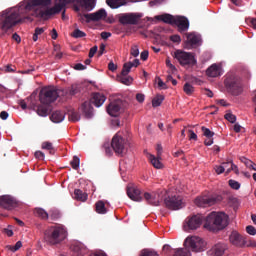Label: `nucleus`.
<instances>
[{"label":"nucleus","instance_id":"dca6fc26","mask_svg":"<svg viewBox=\"0 0 256 256\" xmlns=\"http://www.w3.org/2000/svg\"><path fill=\"white\" fill-rule=\"evenodd\" d=\"M163 194H165V192L161 191L159 192H152V193H148L145 192L144 193V199L147 201V203L149 205H153L154 207L159 206V203H161V201H163Z\"/></svg>","mask_w":256,"mask_h":256},{"label":"nucleus","instance_id":"4468645a","mask_svg":"<svg viewBox=\"0 0 256 256\" xmlns=\"http://www.w3.org/2000/svg\"><path fill=\"white\" fill-rule=\"evenodd\" d=\"M125 143H126L125 138H123L119 134H116L112 138L111 147L113 151L117 153V155H123V153H125Z\"/></svg>","mask_w":256,"mask_h":256},{"label":"nucleus","instance_id":"39448f33","mask_svg":"<svg viewBox=\"0 0 256 256\" xmlns=\"http://www.w3.org/2000/svg\"><path fill=\"white\" fill-rule=\"evenodd\" d=\"M224 86L227 92L231 93V95L238 96L240 93H243V84L241 83V78L234 73H229L226 75Z\"/></svg>","mask_w":256,"mask_h":256},{"label":"nucleus","instance_id":"e433bc0d","mask_svg":"<svg viewBox=\"0 0 256 256\" xmlns=\"http://www.w3.org/2000/svg\"><path fill=\"white\" fill-rule=\"evenodd\" d=\"M201 131L204 135V137H206V139H211L215 136V132L211 131L209 128L202 126L201 127Z\"/></svg>","mask_w":256,"mask_h":256},{"label":"nucleus","instance_id":"c03bdc74","mask_svg":"<svg viewBox=\"0 0 256 256\" xmlns=\"http://www.w3.org/2000/svg\"><path fill=\"white\" fill-rule=\"evenodd\" d=\"M72 37H74V39H81L87 37V34L79 29H75L72 33Z\"/></svg>","mask_w":256,"mask_h":256},{"label":"nucleus","instance_id":"ddd939ff","mask_svg":"<svg viewBox=\"0 0 256 256\" xmlns=\"http://www.w3.org/2000/svg\"><path fill=\"white\" fill-rule=\"evenodd\" d=\"M143 17L141 14L137 13H125L119 15V23L121 25H137L139 20Z\"/></svg>","mask_w":256,"mask_h":256},{"label":"nucleus","instance_id":"a878e982","mask_svg":"<svg viewBox=\"0 0 256 256\" xmlns=\"http://www.w3.org/2000/svg\"><path fill=\"white\" fill-rule=\"evenodd\" d=\"M50 120L53 123H61L62 121L65 120V112H62L59 110L53 112L52 115L50 116Z\"/></svg>","mask_w":256,"mask_h":256},{"label":"nucleus","instance_id":"1a4fd4ad","mask_svg":"<svg viewBox=\"0 0 256 256\" xmlns=\"http://www.w3.org/2000/svg\"><path fill=\"white\" fill-rule=\"evenodd\" d=\"M186 247H189L194 253L205 251V241L198 236H191L185 240Z\"/></svg>","mask_w":256,"mask_h":256},{"label":"nucleus","instance_id":"473e14b6","mask_svg":"<svg viewBox=\"0 0 256 256\" xmlns=\"http://www.w3.org/2000/svg\"><path fill=\"white\" fill-rule=\"evenodd\" d=\"M95 208L96 213H99L100 215H105V213H107V208L105 207V202H103V200L96 202Z\"/></svg>","mask_w":256,"mask_h":256},{"label":"nucleus","instance_id":"bf43d9fd","mask_svg":"<svg viewBox=\"0 0 256 256\" xmlns=\"http://www.w3.org/2000/svg\"><path fill=\"white\" fill-rule=\"evenodd\" d=\"M140 59L142 61H147V59H149V51L144 50L143 52H141Z\"/></svg>","mask_w":256,"mask_h":256},{"label":"nucleus","instance_id":"c756f323","mask_svg":"<svg viewBox=\"0 0 256 256\" xmlns=\"http://www.w3.org/2000/svg\"><path fill=\"white\" fill-rule=\"evenodd\" d=\"M106 3L111 9H119V7L125 5V0H106Z\"/></svg>","mask_w":256,"mask_h":256},{"label":"nucleus","instance_id":"2eb2a0df","mask_svg":"<svg viewBox=\"0 0 256 256\" xmlns=\"http://www.w3.org/2000/svg\"><path fill=\"white\" fill-rule=\"evenodd\" d=\"M19 205L17 199L11 195H3L0 197V207L2 209H6L7 211H11L15 209Z\"/></svg>","mask_w":256,"mask_h":256},{"label":"nucleus","instance_id":"ea45409f","mask_svg":"<svg viewBox=\"0 0 256 256\" xmlns=\"http://www.w3.org/2000/svg\"><path fill=\"white\" fill-rule=\"evenodd\" d=\"M42 149H46V151H49L51 155H55V148L51 142H43Z\"/></svg>","mask_w":256,"mask_h":256},{"label":"nucleus","instance_id":"a19ab883","mask_svg":"<svg viewBox=\"0 0 256 256\" xmlns=\"http://www.w3.org/2000/svg\"><path fill=\"white\" fill-rule=\"evenodd\" d=\"M183 91L186 95H191L192 93H195V87H193L189 82H186L184 84Z\"/></svg>","mask_w":256,"mask_h":256},{"label":"nucleus","instance_id":"0e129e2a","mask_svg":"<svg viewBox=\"0 0 256 256\" xmlns=\"http://www.w3.org/2000/svg\"><path fill=\"white\" fill-rule=\"evenodd\" d=\"M109 71H117V64L113 63V61L109 62L108 64Z\"/></svg>","mask_w":256,"mask_h":256},{"label":"nucleus","instance_id":"b1692460","mask_svg":"<svg viewBox=\"0 0 256 256\" xmlns=\"http://www.w3.org/2000/svg\"><path fill=\"white\" fill-rule=\"evenodd\" d=\"M82 9H86V11H93L95 9V1L93 0H75Z\"/></svg>","mask_w":256,"mask_h":256},{"label":"nucleus","instance_id":"aec40b11","mask_svg":"<svg viewBox=\"0 0 256 256\" xmlns=\"http://www.w3.org/2000/svg\"><path fill=\"white\" fill-rule=\"evenodd\" d=\"M174 25L178 27L179 33H185L189 30V20L185 16H176Z\"/></svg>","mask_w":256,"mask_h":256},{"label":"nucleus","instance_id":"393cba45","mask_svg":"<svg viewBox=\"0 0 256 256\" xmlns=\"http://www.w3.org/2000/svg\"><path fill=\"white\" fill-rule=\"evenodd\" d=\"M176 18L177 16H173L171 14H162L156 16V19H158V21H163V23H167L168 25H175Z\"/></svg>","mask_w":256,"mask_h":256},{"label":"nucleus","instance_id":"412c9836","mask_svg":"<svg viewBox=\"0 0 256 256\" xmlns=\"http://www.w3.org/2000/svg\"><path fill=\"white\" fill-rule=\"evenodd\" d=\"M71 256H83L87 253V247L83 245L81 242H75L70 247Z\"/></svg>","mask_w":256,"mask_h":256},{"label":"nucleus","instance_id":"79ce46f5","mask_svg":"<svg viewBox=\"0 0 256 256\" xmlns=\"http://www.w3.org/2000/svg\"><path fill=\"white\" fill-rule=\"evenodd\" d=\"M50 219H52V221H57V219H61V212L56 209L50 210Z\"/></svg>","mask_w":256,"mask_h":256},{"label":"nucleus","instance_id":"f8f14e48","mask_svg":"<svg viewBox=\"0 0 256 256\" xmlns=\"http://www.w3.org/2000/svg\"><path fill=\"white\" fill-rule=\"evenodd\" d=\"M184 37L186 38L184 40L186 49H192V47H199L201 43H203L200 34H197L195 32L185 33Z\"/></svg>","mask_w":256,"mask_h":256},{"label":"nucleus","instance_id":"7ed1b4c3","mask_svg":"<svg viewBox=\"0 0 256 256\" xmlns=\"http://www.w3.org/2000/svg\"><path fill=\"white\" fill-rule=\"evenodd\" d=\"M67 239V229L63 226H50L44 231V241L47 245H59Z\"/></svg>","mask_w":256,"mask_h":256},{"label":"nucleus","instance_id":"5fc2aeb1","mask_svg":"<svg viewBox=\"0 0 256 256\" xmlns=\"http://www.w3.org/2000/svg\"><path fill=\"white\" fill-rule=\"evenodd\" d=\"M246 233H248V235H256L255 226H251V225L247 226Z\"/></svg>","mask_w":256,"mask_h":256},{"label":"nucleus","instance_id":"cd10ccee","mask_svg":"<svg viewBox=\"0 0 256 256\" xmlns=\"http://www.w3.org/2000/svg\"><path fill=\"white\" fill-rule=\"evenodd\" d=\"M226 249H227V245L223 243H218L213 247L212 251L214 253V256H223Z\"/></svg>","mask_w":256,"mask_h":256},{"label":"nucleus","instance_id":"8fccbe9b","mask_svg":"<svg viewBox=\"0 0 256 256\" xmlns=\"http://www.w3.org/2000/svg\"><path fill=\"white\" fill-rule=\"evenodd\" d=\"M224 117L226 121H229V123H235V121H237V116H235L233 113H227Z\"/></svg>","mask_w":256,"mask_h":256},{"label":"nucleus","instance_id":"864d4df0","mask_svg":"<svg viewBox=\"0 0 256 256\" xmlns=\"http://www.w3.org/2000/svg\"><path fill=\"white\" fill-rule=\"evenodd\" d=\"M215 173H217V175H221L223 173H225V166L222 165H216L214 167Z\"/></svg>","mask_w":256,"mask_h":256},{"label":"nucleus","instance_id":"e2e57ef3","mask_svg":"<svg viewBox=\"0 0 256 256\" xmlns=\"http://www.w3.org/2000/svg\"><path fill=\"white\" fill-rule=\"evenodd\" d=\"M97 50H98V47L97 46H94L90 49L89 51V57L90 59H92V57H95V53H97Z\"/></svg>","mask_w":256,"mask_h":256},{"label":"nucleus","instance_id":"72a5a7b5","mask_svg":"<svg viewBox=\"0 0 256 256\" xmlns=\"http://www.w3.org/2000/svg\"><path fill=\"white\" fill-rule=\"evenodd\" d=\"M34 213H35L36 217H39L40 219H44L45 221H47V219H49V213H47V211H45V209H43V208H36L34 210Z\"/></svg>","mask_w":256,"mask_h":256},{"label":"nucleus","instance_id":"20e7f679","mask_svg":"<svg viewBox=\"0 0 256 256\" xmlns=\"http://www.w3.org/2000/svg\"><path fill=\"white\" fill-rule=\"evenodd\" d=\"M106 100L107 98L105 95L99 92L94 93L90 99V102L86 101L81 106V111L83 112L84 117H86V119H91V117H93V106H91V103L92 105H95V107H101Z\"/></svg>","mask_w":256,"mask_h":256},{"label":"nucleus","instance_id":"7c9ffc66","mask_svg":"<svg viewBox=\"0 0 256 256\" xmlns=\"http://www.w3.org/2000/svg\"><path fill=\"white\" fill-rule=\"evenodd\" d=\"M119 83L123 85H131L133 83V77L127 75L120 74L117 76Z\"/></svg>","mask_w":256,"mask_h":256},{"label":"nucleus","instance_id":"4be33fe9","mask_svg":"<svg viewBox=\"0 0 256 256\" xmlns=\"http://www.w3.org/2000/svg\"><path fill=\"white\" fill-rule=\"evenodd\" d=\"M127 195L132 201H143V197L141 196V190H139V188L135 186H130L127 188Z\"/></svg>","mask_w":256,"mask_h":256},{"label":"nucleus","instance_id":"680f3d73","mask_svg":"<svg viewBox=\"0 0 256 256\" xmlns=\"http://www.w3.org/2000/svg\"><path fill=\"white\" fill-rule=\"evenodd\" d=\"M74 69L76 71H85V69H87V66L81 64V63H78L74 66Z\"/></svg>","mask_w":256,"mask_h":256},{"label":"nucleus","instance_id":"603ef678","mask_svg":"<svg viewBox=\"0 0 256 256\" xmlns=\"http://www.w3.org/2000/svg\"><path fill=\"white\" fill-rule=\"evenodd\" d=\"M231 171H234L235 173H239V168L237 167V165H235V164L233 163V161H232L231 164H230V168H227V170H226V175H229V173H230Z\"/></svg>","mask_w":256,"mask_h":256},{"label":"nucleus","instance_id":"4c0bfd02","mask_svg":"<svg viewBox=\"0 0 256 256\" xmlns=\"http://www.w3.org/2000/svg\"><path fill=\"white\" fill-rule=\"evenodd\" d=\"M134 65H135V64H132L131 62L124 63L120 75H129V73H131V68H132Z\"/></svg>","mask_w":256,"mask_h":256},{"label":"nucleus","instance_id":"a18cd8bd","mask_svg":"<svg viewBox=\"0 0 256 256\" xmlns=\"http://www.w3.org/2000/svg\"><path fill=\"white\" fill-rule=\"evenodd\" d=\"M80 163H81V160L79 159V157L74 156L72 161L70 162V165L72 169H75V171H77V169H79Z\"/></svg>","mask_w":256,"mask_h":256},{"label":"nucleus","instance_id":"a211bd4d","mask_svg":"<svg viewBox=\"0 0 256 256\" xmlns=\"http://www.w3.org/2000/svg\"><path fill=\"white\" fill-rule=\"evenodd\" d=\"M83 17L86 19V23H91V21H101V19L107 17V11L102 8L94 13L84 14Z\"/></svg>","mask_w":256,"mask_h":256},{"label":"nucleus","instance_id":"58836bf2","mask_svg":"<svg viewBox=\"0 0 256 256\" xmlns=\"http://www.w3.org/2000/svg\"><path fill=\"white\" fill-rule=\"evenodd\" d=\"M165 100V97L163 95H157L152 100V107H160L161 103Z\"/></svg>","mask_w":256,"mask_h":256},{"label":"nucleus","instance_id":"9d476101","mask_svg":"<svg viewBox=\"0 0 256 256\" xmlns=\"http://www.w3.org/2000/svg\"><path fill=\"white\" fill-rule=\"evenodd\" d=\"M175 59L180 63V65H197V60H195V56L189 52H185L182 50H177L174 53Z\"/></svg>","mask_w":256,"mask_h":256},{"label":"nucleus","instance_id":"f257e3e1","mask_svg":"<svg viewBox=\"0 0 256 256\" xmlns=\"http://www.w3.org/2000/svg\"><path fill=\"white\" fill-rule=\"evenodd\" d=\"M48 5H51V0H24L19 3L18 7L3 11L0 15L2 31H9L26 21H33V17L47 21L49 17L63 11L67 0H59L52 8L47 7Z\"/></svg>","mask_w":256,"mask_h":256},{"label":"nucleus","instance_id":"5701e85b","mask_svg":"<svg viewBox=\"0 0 256 256\" xmlns=\"http://www.w3.org/2000/svg\"><path fill=\"white\" fill-rule=\"evenodd\" d=\"M206 75L208 77H221L223 75V68L221 64H212L207 70Z\"/></svg>","mask_w":256,"mask_h":256},{"label":"nucleus","instance_id":"49530a36","mask_svg":"<svg viewBox=\"0 0 256 256\" xmlns=\"http://www.w3.org/2000/svg\"><path fill=\"white\" fill-rule=\"evenodd\" d=\"M43 33H45V28H35V32L33 34V41H37L39 39V35H43Z\"/></svg>","mask_w":256,"mask_h":256},{"label":"nucleus","instance_id":"09e8293b","mask_svg":"<svg viewBox=\"0 0 256 256\" xmlns=\"http://www.w3.org/2000/svg\"><path fill=\"white\" fill-rule=\"evenodd\" d=\"M140 256H159V254L153 250L143 249L140 253Z\"/></svg>","mask_w":256,"mask_h":256},{"label":"nucleus","instance_id":"2f4dec72","mask_svg":"<svg viewBox=\"0 0 256 256\" xmlns=\"http://www.w3.org/2000/svg\"><path fill=\"white\" fill-rule=\"evenodd\" d=\"M74 199L77 201H87V193L83 192L81 189L74 190Z\"/></svg>","mask_w":256,"mask_h":256},{"label":"nucleus","instance_id":"338daca9","mask_svg":"<svg viewBox=\"0 0 256 256\" xmlns=\"http://www.w3.org/2000/svg\"><path fill=\"white\" fill-rule=\"evenodd\" d=\"M136 100L138 103H143V101H145V95L141 93L136 94Z\"/></svg>","mask_w":256,"mask_h":256},{"label":"nucleus","instance_id":"de8ad7c7","mask_svg":"<svg viewBox=\"0 0 256 256\" xmlns=\"http://www.w3.org/2000/svg\"><path fill=\"white\" fill-rule=\"evenodd\" d=\"M20 247H23V243H21V241H18V242H16V244L14 246L8 245L7 249H9V251H12L13 253H15V251H19Z\"/></svg>","mask_w":256,"mask_h":256},{"label":"nucleus","instance_id":"9b49d317","mask_svg":"<svg viewBox=\"0 0 256 256\" xmlns=\"http://www.w3.org/2000/svg\"><path fill=\"white\" fill-rule=\"evenodd\" d=\"M164 203L167 209H170L171 211L183 209V197L181 196H168L164 199Z\"/></svg>","mask_w":256,"mask_h":256},{"label":"nucleus","instance_id":"bb28decb","mask_svg":"<svg viewBox=\"0 0 256 256\" xmlns=\"http://www.w3.org/2000/svg\"><path fill=\"white\" fill-rule=\"evenodd\" d=\"M49 111H51V106L49 104H43L39 105L37 108V114L40 117H47L49 115Z\"/></svg>","mask_w":256,"mask_h":256},{"label":"nucleus","instance_id":"0eeeda50","mask_svg":"<svg viewBox=\"0 0 256 256\" xmlns=\"http://www.w3.org/2000/svg\"><path fill=\"white\" fill-rule=\"evenodd\" d=\"M58 97L59 90L55 87H44L41 89L39 94L40 103L43 105H51V103H55Z\"/></svg>","mask_w":256,"mask_h":256},{"label":"nucleus","instance_id":"f3484780","mask_svg":"<svg viewBox=\"0 0 256 256\" xmlns=\"http://www.w3.org/2000/svg\"><path fill=\"white\" fill-rule=\"evenodd\" d=\"M194 203L197 207H211L217 203V198L213 196H200L195 199Z\"/></svg>","mask_w":256,"mask_h":256},{"label":"nucleus","instance_id":"13d9d810","mask_svg":"<svg viewBox=\"0 0 256 256\" xmlns=\"http://www.w3.org/2000/svg\"><path fill=\"white\" fill-rule=\"evenodd\" d=\"M104 149H105V154L108 157H111V155H113V150L111 149V147H109V144H105Z\"/></svg>","mask_w":256,"mask_h":256},{"label":"nucleus","instance_id":"6e6d98bb","mask_svg":"<svg viewBox=\"0 0 256 256\" xmlns=\"http://www.w3.org/2000/svg\"><path fill=\"white\" fill-rule=\"evenodd\" d=\"M79 91V85L73 84L70 89V95H77Z\"/></svg>","mask_w":256,"mask_h":256},{"label":"nucleus","instance_id":"c9c22d12","mask_svg":"<svg viewBox=\"0 0 256 256\" xmlns=\"http://www.w3.org/2000/svg\"><path fill=\"white\" fill-rule=\"evenodd\" d=\"M69 121H72V123H77V121H81V115L79 112L72 110L69 113Z\"/></svg>","mask_w":256,"mask_h":256},{"label":"nucleus","instance_id":"6ab92c4d","mask_svg":"<svg viewBox=\"0 0 256 256\" xmlns=\"http://www.w3.org/2000/svg\"><path fill=\"white\" fill-rule=\"evenodd\" d=\"M121 107H123V102L121 100L111 102L107 107V113L110 114L111 117H119Z\"/></svg>","mask_w":256,"mask_h":256},{"label":"nucleus","instance_id":"423d86ee","mask_svg":"<svg viewBox=\"0 0 256 256\" xmlns=\"http://www.w3.org/2000/svg\"><path fill=\"white\" fill-rule=\"evenodd\" d=\"M229 241L231 245H234V247H238L240 249H243L245 247H256V242L251 239H247L246 236L241 235L237 231H232L229 236Z\"/></svg>","mask_w":256,"mask_h":256},{"label":"nucleus","instance_id":"c85d7f7f","mask_svg":"<svg viewBox=\"0 0 256 256\" xmlns=\"http://www.w3.org/2000/svg\"><path fill=\"white\" fill-rule=\"evenodd\" d=\"M149 161L153 165V167H155V169H163V163H161V157L159 156L155 157V155L149 154Z\"/></svg>","mask_w":256,"mask_h":256},{"label":"nucleus","instance_id":"f704fd0d","mask_svg":"<svg viewBox=\"0 0 256 256\" xmlns=\"http://www.w3.org/2000/svg\"><path fill=\"white\" fill-rule=\"evenodd\" d=\"M173 256H191V252L187 248H177L173 250Z\"/></svg>","mask_w":256,"mask_h":256},{"label":"nucleus","instance_id":"052dcab7","mask_svg":"<svg viewBox=\"0 0 256 256\" xmlns=\"http://www.w3.org/2000/svg\"><path fill=\"white\" fill-rule=\"evenodd\" d=\"M190 141H197V134L193 130H188Z\"/></svg>","mask_w":256,"mask_h":256},{"label":"nucleus","instance_id":"69168bd1","mask_svg":"<svg viewBox=\"0 0 256 256\" xmlns=\"http://www.w3.org/2000/svg\"><path fill=\"white\" fill-rule=\"evenodd\" d=\"M34 155H35L36 159H40V160L45 159V154L41 151H36Z\"/></svg>","mask_w":256,"mask_h":256},{"label":"nucleus","instance_id":"6e6552de","mask_svg":"<svg viewBox=\"0 0 256 256\" xmlns=\"http://www.w3.org/2000/svg\"><path fill=\"white\" fill-rule=\"evenodd\" d=\"M203 221H205V217L201 214L187 217L183 224V229L184 231H195V229L201 227Z\"/></svg>","mask_w":256,"mask_h":256},{"label":"nucleus","instance_id":"3c124183","mask_svg":"<svg viewBox=\"0 0 256 256\" xmlns=\"http://www.w3.org/2000/svg\"><path fill=\"white\" fill-rule=\"evenodd\" d=\"M130 55H132V57H139V46L138 45H133L131 47Z\"/></svg>","mask_w":256,"mask_h":256},{"label":"nucleus","instance_id":"4d7b16f0","mask_svg":"<svg viewBox=\"0 0 256 256\" xmlns=\"http://www.w3.org/2000/svg\"><path fill=\"white\" fill-rule=\"evenodd\" d=\"M170 41H172V43H181V36L175 34L170 36Z\"/></svg>","mask_w":256,"mask_h":256},{"label":"nucleus","instance_id":"774afa93","mask_svg":"<svg viewBox=\"0 0 256 256\" xmlns=\"http://www.w3.org/2000/svg\"><path fill=\"white\" fill-rule=\"evenodd\" d=\"M158 87L160 89H167V84H165L161 78H158Z\"/></svg>","mask_w":256,"mask_h":256},{"label":"nucleus","instance_id":"f03ea898","mask_svg":"<svg viewBox=\"0 0 256 256\" xmlns=\"http://www.w3.org/2000/svg\"><path fill=\"white\" fill-rule=\"evenodd\" d=\"M229 225V216L225 212H212L206 219L204 227L208 231H222Z\"/></svg>","mask_w":256,"mask_h":256},{"label":"nucleus","instance_id":"37998d69","mask_svg":"<svg viewBox=\"0 0 256 256\" xmlns=\"http://www.w3.org/2000/svg\"><path fill=\"white\" fill-rule=\"evenodd\" d=\"M229 187H231V189H234V191H239V189H241V183L237 182L236 180H229L228 181Z\"/></svg>","mask_w":256,"mask_h":256}]
</instances>
